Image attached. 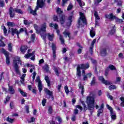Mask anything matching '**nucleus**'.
Returning <instances> with one entry per match:
<instances>
[{"label": "nucleus", "mask_w": 124, "mask_h": 124, "mask_svg": "<svg viewBox=\"0 0 124 124\" xmlns=\"http://www.w3.org/2000/svg\"><path fill=\"white\" fill-rule=\"evenodd\" d=\"M29 10L30 11V14H32V15H34V16H35V15H36V11H37L38 9L36 10V6L35 10H33L32 9H31V7H29Z\"/></svg>", "instance_id": "obj_15"}, {"label": "nucleus", "mask_w": 124, "mask_h": 124, "mask_svg": "<svg viewBox=\"0 0 124 124\" xmlns=\"http://www.w3.org/2000/svg\"><path fill=\"white\" fill-rule=\"evenodd\" d=\"M54 71L56 73V75L59 77L60 76V73H61V69L59 68H55Z\"/></svg>", "instance_id": "obj_25"}, {"label": "nucleus", "mask_w": 124, "mask_h": 124, "mask_svg": "<svg viewBox=\"0 0 124 124\" xmlns=\"http://www.w3.org/2000/svg\"><path fill=\"white\" fill-rule=\"evenodd\" d=\"M77 71L78 76V77H81V69L80 68V67H77Z\"/></svg>", "instance_id": "obj_29"}, {"label": "nucleus", "mask_w": 124, "mask_h": 124, "mask_svg": "<svg viewBox=\"0 0 124 124\" xmlns=\"http://www.w3.org/2000/svg\"><path fill=\"white\" fill-rule=\"evenodd\" d=\"M106 106H107V108L108 109V110H109L110 113H112L113 112H114L113 111V108H112V107H110V106H109V105H107Z\"/></svg>", "instance_id": "obj_43"}, {"label": "nucleus", "mask_w": 124, "mask_h": 124, "mask_svg": "<svg viewBox=\"0 0 124 124\" xmlns=\"http://www.w3.org/2000/svg\"><path fill=\"white\" fill-rule=\"evenodd\" d=\"M115 32H116V29H115V26H114L112 28L111 30L109 31V34L110 35H113V34H114Z\"/></svg>", "instance_id": "obj_31"}, {"label": "nucleus", "mask_w": 124, "mask_h": 124, "mask_svg": "<svg viewBox=\"0 0 124 124\" xmlns=\"http://www.w3.org/2000/svg\"><path fill=\"white\" fill-rule=\"evenodd\" d=\"M13 65L14 66V68H15L16 74H19L20 73V68L17 63H16V62H14V63L13 64Z\"/></svg>", "instance_id": "obj_8"}, {"label": "nucleus", "mask_w": 124, "mask_h": 124, "mask_svg": "<svg viewBox=\"0 0 124 124\" xmlns=\"http://www.w3.org/2000/svg\"><path fill=\"white\" fill-rule=\"evenodd\" d=\"M105 17L108 19H110L111 21H113L116 18V16H114L112 13L110 14L109 15H106Z\"/></svg>", "instance_id": "obj_11"}, {"label": "nucleus", "mask_w": 124, "mask_h": 124, "mask_svg": "<svg viewBox=\"0 0 124 124\" xmlns=\"http://www.w3.org/2000/svg\"><path fill=\"white\" fill-rule=\"evenodd\" d=\"M94 15L97 20H99V16H98V13L96 11H94Z\"/></svg>", "instance_id": "obj_38"}, {"label": "nucleus", "mask_w": 124, "mask_h": 124, "mask_svg": "<svg viewBox=\"0 0 124 124\" xmlns=\"http://www.w3.org/2000/svg\"><path fill=\"white\" fill-rule=\"evenodd\" d=\"M28 49V46H22L20 48V51L22 53H25L27 49Z\"/></svg>", "instance_id": "obj_26"}, {"label": "nucleus", "mask_w": 124, "mask_h": 124, "mask_svg": "<svg viewBox=\"0 0 124 124\" xmlns=\"http://www.w3.org/2000/svg\"><path fill=\"white\" fill-rule=\"evenodd\" d=\"M36 82L38 83V90L39 92L40 93H41V91H42V83H41V81L40 80V78H39V77H37L36 79Z\"/></svg>", "instance_id": "obj_7"}, {"label": "nucleus", "mask_w": 124, "mask_h": 124, "mask_svg": "<svg viewBox=\"0 0 124 124\" xmlns=\"http://www.w3.org/2000/svg\"><path fill=\"white\" fill-rule=\"evenodd\" d=\"M59 39L62 44H64V39H63V37L62 35H60Z\"/></svg>", "instance_id": "obj_34"}, {"label": "nucleus", "mask_w": 124, "mask_h": 124, "mask_svg": "<svg viewBox=\"0 0 124 124\" xmlns=\"http://www.w3.org/2000/svg\"><path fill=\"white\" fill-rule=\"evenodd\" d=\"M103 112V110L101 109H99L98 110V113L97 114V117H99L100 116V114H101V113H102Z\"/></svg>", "instance_id": "obj_47"}, {"label": "nucleus", "mask_w": 124, "mask_h": 124, "mask_svg": "<svg viewBox=\"0 0 124 124\" xmlns=\"http://www.w3.org/2000/svg\"><path fill=\"white\" fill-rule=\"evenodd\" d=\"M77 1L79 3V6H80V7H82V6H83V5H82V1L81 0H77Z\"/></svg>", "instance_id": "obj_57"}, {"label": "nucleus", "mask_w": 124, "mask_h": 124, "mask_svg": "<svg viewBox=\"0 0 124 124\" xmlns=\"http://www.w3.org/2000/svg\"><path fill=\"white\" fill-rule=\"evenodd\" d=\"M43 69L46 71V72H48L49 71V66L47 64H45L43 67Z\"/></svg>", "instance_id": "obj_33"}, {"label": "nucleus", "mask_w": 124, "mask_h": 124, "mask_svg": "<svg viewBox=\"0 0 124 124\" xmlns=\"http://www.w3.org/2000/svg\"><path fill=\"white\" fill-rule=\"evenodd\" d=\"M8 50L10 51V52H11L12 51V44L9 43L8 44Z\"/></svg>", "instance_id": "obj_46"}, {"label": "nucleus", "mask_w": 124, "mask_h": 124, "mask_svg": "<svg viewBox=\"0 0 124 124\" xmlns=\"http://www.w3.org/2000/svg\"><path fill=\"white\" fill-rule=\"evenodd\" d=\"M57 12L58 14H62V10L60 8L57 9Z\"/></svg>", "instance_id": "obj_54"}, {"label": "nucleus", "mask_w": 124, "mask_h": 124, "mask_svg": "<svg viewBox=\"0 0 124 124\" xmlns=\"http://www.w3.org/2000/svg\"><path fill=\"white\" fill-rule=\"evenodd\" d=\"M36 10L40 8H43L45 6V0H37Z\"/></svg>", "instance_id": "obj_4"}, {"label": "nucleus", "mask_w": 124, "mask_h": 124, "mask_svg": "<svg viewBox=\"0 0 124 124\" xmlns=\"http://www.w3.org/2000/svg\"><path fill=\"white\" fill-rule=\"evenodd\" d=\"M116 89V86L115 85H110L109 87V90L111 91V90H115Z\"/></svg>", "instance_id": "obj_51"}, {"label": "nucleus", "mask_w": 124, "mask_h": 124, "mask_svg": "<svg viewBox=\"0 0 124 124\" xmlns=\"http://www.w3.org/2000/svg\"><path fill=\"white\" fill-rule=\"evenodd\" d=\"M100 55L102 57H105L107 55V50L106 48H103L101 50Z\"/></svg>", "instance_id": "obj_17"}, {"label": "nucleus", "mask_w": 124, "mask_h": 124, "mask_svg": "<svg viewBox=\"0 0 124 124\" xmlns=\"http://www.w3.org/2000/svg\"><path fill=\"white\" fill-rule=\"evenodd\" d=\"M60 23L62 25H63L65 22V16L62 15L60 16Z\"/></svg>", "instance_id": "obj_22"}, {"label": "nucleus", "mask_w": 124, "mask_h": 124, "mask_svg": "<svg viewBox=\"0 0 124 124\" xmlns=\"http://www.w3.org/2000/svg\"><path fill=\"white\" fill-rule=\"evenodd\" d=\"M52 113H53V108H52V107H48V113L52 114Z\"/></svg>", "instance_id": "obj_50"}, {"label": "nucleus", "mask_w": 124, "mask_h": 124, "mask_svg": "<svg viewBox=\"0 0 124 124\" xmlns=\"http://www.w3.org/2000/svg\"><path fill=\"white\" fill-rule=\"evenodd\" d=\"M79 15L80 17L78 20V28L80 26H82V23L81 22V21H82L83 24H84L85 25H87V19H86V17H85V15L84 14V13L82 12H79Z\"/></svg>", "instance_id": "obj_3"}, {"label": "nucleus", "mask_w": 124, "mask_h": 124, "mask_svg": "<svg viewBox=\"0 0 124 124\" xmlns=\"http://www.w3.org/2000/svg\"><path fill=\"white\" fill-rule=\"evenodd\" d=\"M90 33L91 37H94V36H95V30H94L93 27L92 28Z\"/></svg>", "instance_id": "obj_21"}, {"label": "nucleus", "mask_w": 124, "mask_h": 124, "mask_svg": "<svg viewBox=\"0 0 124 124\" xmlns=\"http://www.w3.org/2000/svg\"><path fill=\"white\" fill-rule=\"evenodd\" d=\"M4 1L3 0H0V7H4Z\"/></svg>", "instance_id": "obj_44"}, {"label": "nucleus", "mask_w": 124, "mask_h": 124, "mask_svg": "<svg viewBox=\"0 0 124 124\" xmlns=\"http://www.w3.org/2000/svg\"><path fill=\"white\" fill-rule=\"evenodd\" d=\"M34 28L36 31V32L38 34L40 33L42 38L45 41L46 40V36H47L48 40L50 41H53L54 39V34H50V33H46V28H47V24L44 23L41 25L40 30H38V26L36 24L34 25Z\"/></svg>", "instance_id": "obj_1"}, {"label": "nucleus", "mask_w": 124, "mask_h": 124, "mask_svg": "<svg viewBox=\"0 0 124 124\" xmlns=\"http://www.w3.org/2000/svg\"><path fill=\"white\" fill-rule=\"evenodd\" d=\"M82 106L83 107V111L84 112H86L87 110H88V108L87 107V106L86 105V104L84 103V102H82Z\"/></svg>", "instance_id": "obj_35"}, {"label": "nucleus", "mask_w": 124, "mask_h": 124, "mask_svg": "<svg viewBox=\"0 0 124 124\" xmlns=\"http://www.w3.org/2000/svg\"><path fill=\"white\" fill-rule=\"evenodd\" d=\"M63 34L64 35V36L65 37H67L68 36L69 39H70L71 38V37L70 36V32L68 31L67 30H65L63 32Z\"/></svg>", "instance_id": "obj_19"}, {"label": "nucleus", "mask_w": 124, "mask_h": 124, "mask_svg": "<svg viewBox=\"0 0 124 124\" xmlns=\"http://www.w3.org/2000/svg\"><path fill=\"white\" fill-rule=\"evenodd\" d=\"M64 89L66 93H69V91H68V88L67 86H65Z\"/></svg>", "instance_id": "obj_63"}, {"label": "nucleus", "mask_w": 124, "mask_h": 124, "mask_svg": "<svg viewBox=\"0 0 124 124\" xmlns=\"http://www.w3.org/2000/svg\"><path fill=\"white\" fill-rule=\"evenodd\" d=\"M8 92L11 94H14L15 93V90L13 88V87L9 86V89H8Z\"/></svg>", "instance_id": "obj_23"}, {"label": "nucleus", "mask_w": 124, "mask_h": 124, "mask_svg": "<svg viewBox=\"0 0 124 124\" xmlns=\"http://www.w3.org/2000/svg\"><path fill=\"white\" fill-rule=\"evenodd\" d=\"M31 60L32 61L34 60V51H33L32 53L26 54L25 56V58H26V59H29V58H31Z\"/></svg>", "instance_id": "obj_9"}, {"label": "nucleus", "mask_w": 124, "mask_h": 124, "mask_svg": "<svg viewBox=\"0 0 124 124\" xmlns=\"http://www.w3.org/2000/svg\"><path fill=\"white\" fill-rule=\"evenodd\" d=\"M19 92H20L21 94L23 95V96H27V93L25 92H24L23 91H22L21 89H19Z\"/></svg>", "instance_id": "obj_41"}, {"label": "nucleus", "mask_w": 124, "mask_h": 124, "mask_svg": "<svg viewBox=\"0 0 124 124\" xmlns=\"http://www.w3.org/2000/svg\"><path fill=\"white\" fill-rule=\"evenodd\" d=\"M74 12H72L71 14V16L68 17V22L67 23V26L69 27L71 25V23H72V18H73V13Z\"/></svg>", "instance_id": "obj_12"}, {"label": "nucleus", "mask_w": 124, "mask_h": 124, "mask_svg": "<svg viewBox=\"0 0 124 124\" xmlns=\"http://www.w3.org/2000/svg\"><path fill=\"white\" fill-rule=\"evenodd\" d=\"M76 108H78V109H80L81 111L83 110V108L81 107L80 105H77L76 106Z\"/></svg>", "instance_id": "obj_64"}, {"label": "nucleus", "mask_w": 124, "mask_h": 124, "mask_svg": "<svg viewBox=\"0 0 124 124\" xmlns=\"http://www.w3.org/2000/svg\"><path fill=\"white\" fill-rule=\"evenodd\" d=\"M45 79L46 80L47 84V86L48 87H50L51 86V84H50V80L49 79V77H48V76H46L45 77Z\"/></svg>", "instance_id": "obj_28"}, {"label": "nucleus", "mask_w": 124, "mask_h": 124, "mask_svg": "<svg viewBox=\"0 0 124 124\" xmlns=\"http://www.w3.org/2000/svg\"><path fill=\"white\" fill-rule=\"evenodd\" d=\"M1 52L6 57V63H7V64H9V63H10V61L9 60V52L3 48L1 49Z\"/></svg>", "instance_id": "obj_5"}, {"label": "nucleus", "mask_w": 124, "mask_h": 124, "mask_svg": "<svg viewBox=\"0 0 124 124\" xmlns=\"http://www.w3.org/2000/svg\"><path fill=\"white\" fill-rule=\"evenodd\" d=\"M7 25L8 27H15V23L14 22H8Z\"/></svg>", "instance_id": "obj_36"}, {"label": "nucleus", "mask_w": 124, "mask_h": 124, "mask_svg": "<svg viewBox=\"0 0 124 124\" xmlns=\"http://www.w3.org/2000/svg\"><path fill=\"white\" fill-rule=\"evenodd\" d=\"M69 0H62V6H65V4L67 3V1Z\"/></svg>", "instance_id": "obj_48"}, {"label": "nucleus", "mask_w": 124, "mask_h": 124, "mask_svg": "<svg viewBox=\"0 0 124 124\" xmlns=\"http://www.w3.org/2000/svg\"><path fill=\"white\" fill-rule=\"evenodd\" d=\"M45 92H46V94L47 95H49L48 98H50V97H51H51L53 96V91H50V90H49L47 89H46Z\"/></svg>", "instance_id": "obj_18"}, {"label": "nucleus", "mask_w": 124, "mask_h": 124, "mask_svg": "<svg viewBox=\"0 0 124 124\" xmlns=\"http://www.w3.org/2000/svg\"><path fill=\"white\" fill-rule=\"evenodd\" d=\"M42 103L43 106H45V104L46 103V99H43Z\"/></svg>", "instance_id": "obj_58"}, {"label": "nucleus", "mask_w": 124, "mask_h": 124, "mask_svg": "<svg viewBox=\"0 0 124 124\" xmlns=\"http://www.w3.org/2000/svg\"><path fill=\"white\" fill-rule=\"evenodd\" d=\"M110 116L111 117V120H113V121H115L116 120V113L115 112H113L110 113Z\"/></svg>", "instance_id": "obj_30"}, {"label": "nucleus", "mask_w": 124, "mask_h": 124, "mask_svg": "<svg viewBox=\"0 0 124 124\" xmlns=\"http://www.w3.org/2000/svg\"><path fill=\"white\" fill-rule=\"evenodd\" d=\"M35 34H32L31 36V40L32 41H34V39H35Z\"/></svg>", "instance_id": "obj_55"}, {"label": "nucleus", "mask_w": 124, "mask_h": 124, "mask_svg": "<svg viewBox=\"0 0 124 124\" xmlns=\"http://www.w3.org/2000/svg\"><path fill=\"white\" fill-rule=\"evenodd\" d=\"M78 67H79L80 69H87L89 67V63H87L78 65Z\"/></svg>", "instance_id": "obj_13"}, {"label": "nucleus", "mask_w": 124, "mask_h": 124, "mask_svg": "<svg viewBox=\"0 0 124 124\" xmlns=\"http://www.w3.org/2000/svg\"><path fill=\"white\" fill-rule=\"evenodd\" d=\"M52 50H53V60H56V45H55L54 44H52Z\"/></svg>", "instance_id": "obj_16"}, {"label": "nucleus", "mask_w": 124, "mask_h": 124, "mask_svg": "<svg viewBox=\"0 0 124 124\" xmlns=\"http://www.w3.org/2000/svg\"><path fill=\"white\" fill-rule=\"evenodd\" d=\"M93 47L90 46L89 49V52L91 55H93Z\"/></svg>", "instance_id": "obj_56"}, {"label": "nucleus", "mask_w": 124, "mask_h": 124, "mask_svg": "<svg viewBox=\"0 0 124 124\" xmlns=\"http://www.w3.org/2000/svg\"><path fill=\"white\" fill-rule=\"evenodd\" d=\"M3 72L1 73L0 75V82L1 81V80H2V78H3Z\"/></svg>", "instance_id": "obj_61"}, {"label": "nucleus", "mask_w": 124, "mask_h": 124, "mask_svg": "<svg viewBox=\"0 0 124 124\" xmlns=\"http://www.w3.org/2000/svg\"><path fill=\"white\" fill-rule=\"evenodd\" d=\"M79 89L81 90V94H84V93H85V90H84V86H82L81 84H79L78 85Z\"/></svg>", "instance_id": "obj_32"}, {"label": "nucleus", "mask_w": 124, "mask_h": 124, "mask_svg": "<svg viewBox=\"0 0 124 124\" xmlns=\"http://www.w3.org/2000/svg\"><path fill=\"white\" fill-rule=\"evenodd\" d=\"M93 93H90V96L87 97L86 102L87 104L88 109L90 111L91 115H93L94 110V95H92Z\"/></svg>", "instance_id": "obj_2"}, {"label": "nucleus", "mask_w": 124, "mask_h": 124, "mask_svg": "<svg viewBox=\"0 0 124 124\" xmlns=\"http://www.w3.org/2000/svg\"><path fill=\"white\" fill-rule=\"evenodd\" d=\"M14 120H15V119H12L9 117H7L6 121H7V122H9V123H13V122H14Z\"/></svg>", "instance_id": "obj_42"}, {"label": "nucleus", "mask_w": 124, "mask_h": 124, "mask_svg": "<svg viewBox=\"0 0 124 124\" xmlns=\"http://www.w3.org/2000/svg\"><path fill=\"white\" fill-rule=\"evenodd\" d=\"M2 29H3V32L4 34H6V33H7V30L6 29V28H5V26H2Z\"/></svg>", "instance_id": "obj_49"}, {"label": "nucleus", "mask_w": 124, "mask_h": 124, "mask_svg": "<svg viewBox=\"0 0 124 124\" xmlns=\"http://www.w3.org/2000/svg\"><path fill=\"white\" fill-rule=\"evenodd\" d=\"M108 67L111 70H116V67L113 65H109Z\"/></svg>", "instance_id": "obj_45"}, {"label": "nucleus", "mask_w": 124, "mask_h": 124, "mask_svg": "<svg viewBox=\"0 0 124 124\" xmlns=\"http://www.w3.org/2000/svg\"><path fill=\"white\" fill-rule=\"evenodd\" d=\"M95 84V77H93V78L92 80L91 83V86H93V85H94Z\"/></svg>", "instance_id": "obj_39"}, {"label": "nucleus", "mask_w": 124, "mask_h": 124, "mask_svg": "<svg viewBox=\"0 0 124 124\" xmlns=\"http://www.w3.org/2000/svg\"><path fill=\"white\" fill-rule=\"evenodd\" d=\"M49 27H50V28H53V27H54V28L55 30H58V29H59V26L57 23H55V24H54L53 23H50Z\"/></svg>", "instance_id": "obj_24"}, {"label": "nucleus", "mask_w": 124, "mask_h": 124, "mask_svg": "<svg viewBox=\"0 0 124 124\" xmlns=\"http://www.w3.org/2000/svg\"><path fill=\"white\" fill-rule=\"evenodd\" d=\"M9 100H10V97H9V96H7L6 98V100L4 101L5 104H6V102H8Z\"/></svg>", "instance_id": "obj_52"}, {"label": "nucleus", "mask_w": 124, "mask_h": 124, "mask_svg": "<svg viewBox=\"0 0 124 124\" xmlns=\"http://www.w3.org/2000/svg\"><path fill=\"white\" fill-rule=\"evenodd\" d=\"M87 79H88V76H87V75H84L83 80L86 81V80H87Z\"/></svg>", "instance_id": "obj_59"}, {"label": "nucleus", "mask_w": 124, "mask_h": 124, "mask_svg": "<svg viewBox=\"0 0 124 124\" xmlns=\"http://www.w3.org/2000/svg\"><path fill=\"white\" fill-rule=\"evenodd\" d=\"M99 80L101 81L105 85H110V81L105 80V79L103 78V77H99Z\"/></svg>", "instance_id": "obj_10"}, {"label": "nucleus", "mask_w": 124, "mask_h": 124, "mask_svg": "<svg viewBox=\"0 0 124 124\" xmlns=\"http://www.w3.org/2000/svg\"><path fill=\"white\" fill-rule=\"evenodd\" d=\"M15 62H16V63H20V64H22V62H21V60H20V58L17 56H16L15 58V60L13 61V63H14Z\"/></svg>", "instance_id": "obj_20"}, {"label": "nucleus", "mask_w": 124, "mask_h": 124, "mask_svg": "<svg viewBox=\"0 0 124 124\" xmlns=\"http://www.w3.org/2000/svg\"><path fill=\"white\" fill-rule=\"evenodd\" d=\"M14 11L16 12V13H18V14H24V12H23L22 10L20 9L15 8L14 9Z\"/></svg>", "instance_id": "obj_27"}, {"label": "nucleus", "mask_w": 124, "mask_h": 124, "mask_svg": "<svg viewBox=\"0 0 124 124\" xmlns=\"http://www.w3.org/2000/svg\"><path fill=\"white\" fill-rule=\"evenodd\" d=\"M120 100H121L122 103L120 104V105L122 107H124V97H121L120 98Z\"/></svg>", "instance_id": "obj_37"}, {"label": "nucleus", "mask_w": 124, "mask_h": 124, "mask_svg": "<svg viewBox=\"0 0 124 124\" xmlns=\"http://www.w3.org/2000/svg\"><path fill=\"white\" fill-rule=\"evenodd\" d=\"M9 14H10V16L11 18H14V16H15V13L14 12V9L12 7H10L9 9Z\"/></svg>", "instance_id": "obj_14"}, {"label": "nucleus", "mask_w": 124, "mask_h": 124, "mask_svg": "<svg viewBox=\"0 0 124 124\" xmlns=\"http://www.w3.org/2000/svg\"><path fill=\"white\" fill-rule=\"evenodd\" d=\"M20 78H21V81H20V82H21V84H24V82H25V78H23V77H21Z\"/></svg>", "instance_id": "obj_60"}, {"label": "nucleus", "mask_w": 124, "mask_h": 124, "mask_svg": "<svg viewBox=\"0 0 124 124\" xmlns=\"http://www.w3.org/2000/svg\"><path fill=\"white\" fill-rule=\"evenodd\" d=\"M95 42H96V39H94V40H93V41L91 43V47H93V46L94 45V43H95Z\"/></svg>", "instance_id": "obj_53"}, {"label": "nucleus", "mask_w": 124, "mask_h": 124, "mask_svg": "<svg viewBox=\"0 0 124 124\" xmlns=\"http://www.w3.org/2000/svg\"><path fill=\"white\" fill-rule=\"evenodd\" d=\"M8 32L11 33L12 35L14 36V34H20V32L16 28H9Z\"/></svg>", "instance_id": "obj_6"}, {"label": "nucleus", "mask_w": 124, "mask_h": 124, "mask_svg": "<svg viewBox=\"0 0 124 124\" xmlns=\"http://www.w3.org/2000/svg\"><path fill=\"white\" fill-rule=\"evenodd\" d=\"M73 8V5H72V4L71 3L68 6L67 10L68 11H69L70 10H71Z\"/></svg>", "instance_id": "obj_40"}, {"label": "nucleus", "mask_w": 124, "mask_h": 124, "mask_svg": "<svg viewBox=\"0 0 124 124\" xmlns=\"http://www.w3.org/2000/svg\"><path fill=\"white\" fill-rule=\"evenodd\" d=\"M24 25H30V22L27 20H24Z\"/></svg>", "instance_id": "obj_62"}]
</instances>
